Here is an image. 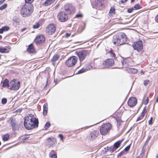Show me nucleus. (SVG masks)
I'll use <instances>...</instances> for the list:
<instances>
[{
	"instance_id": "ddd939ff",
	"label": "nucleus",
	"mask_w": 158,
	"mask_h": 158,
	"mask_svg": "<svg viewBox=\"0 0 158 158\" xmlns=\"http://www.w3.org/2000/svg\"><path fill=\"white\" fill-rule=\"evenodd\" d=\"M137 103V101L135 98L134 97H131L130 98L128 101V105L130 106H135Z\"/></svg>"
},
{
	"instance_id": "c9c22d12",
	"label": "nucleus",
	"mask_w": 158,
	"mask_h": 158,
	"mask_svg": "<svg viewBox=\"0 0 158 158\" xmlns=\"http://www.w3.org/2000/svg\"><path fill=\"white\" fill-rule=\"evenodd\" d=\"M40 26V24L38 23H36V24L33 26L34 28H37Z\"/></svg>"
},
{
	"instance_id": "a211bd4d",
	"label": "nucleus",
	"mask_w": 158,
	"mask_h": 158,
	"mask_svg": "<svg viewBox=\"0 0 158 158\" xmlns=\"http://www.w3.org/2000/svg\"><path fill=\"white\" fill-rule=\"evenodd\" d=\"M128 72L130 73L135 74L138 72V70L134 68H128L127 69Z\"/></svg>"
},
{
	"instance_id": "e2e57ef3",
	"label": "nucleus",
	"mask_w": 158,
	"mask_h": 158,
	"mask_svg": "<svg viewBox=\"0 0 158 158\" xmlns=\"http://www.w3.org/2000/svg\"><path fill=\"white\" fill-rule=\"evenodd\" d=\"M25 30V28H23L22 30V31H24Z\"/></svg>"
},
{
	"instance_id": "c85d7f7f",
	"label": "nucleus",
	"mask_w": 158,
	"mask_h": 158,
	"mask_svg": "<svg viewBox=\"0 0 158 158\" xmlns=\"http://www.w3.org/2000/svg\"><path fill=\"white\" fill-rule=\"evenodd\" d=\"M69 4H68L66 5L65 6V10L66 11H67L69 12Z\"/></svg>"
},
{
	"instance_id": "0eeeda50",
	"label": "nucleus",
	"mask_w": 158,
	"mask_h": 158,
	"mask_svg": "<svg viewBox=\"0 0 158 158\" xmlns=\"http://www.w3.org/2000/svg\"><path fill=\"white\" fill-rule=\"evenodd\" d=\"M114 61L113 59H108L103 62V65L102 66L98 67V68H108L112 66L114 64Z\"/></svg>"
},
{
	"instance_id": "5701e85b",
	"label": "nucleus",
	"mask_w": 158,
	"mask_h": 158,
	"mask_svg": "<svg viewBox=\"0 0 158 158\" xmlns=\"http://www.w3.org/2000/svg\"><path fill=\"white\" fill-rule=\"evenodd\" d=\"M60 57L59 55H54L52 59V62H55L58 60Z\"/></svg>"
},
{
	"instance_id": "c03bdc74",
	"label": "nucleus",
	"mask_w": 158,
	"mask_h": 158,
	"mask_svg": "<svg viewBox=\"0 0 158 158\" xmlns=\"http://www.w3.org/2000/svg\"><path fill=\"white\" fill-rule=\"evenodd\" d=\"M127 0H120L119 2L120 4L126 2Z\"/></svg>"
},
{
	"instance_id": "39448f33",
	"label": "nucleus",
	"mask_w": 158,
	"mask_h": 158,
	"mask_svg": "<svg viewBox=\"0 0 158 158\" xmlns=\"http://www.w3.org/2000/svg\"><path fill=\"white\" fill-rule=\"evenodd\" d=\"M111 128V125L110 123L102 125L100 129V133L102 135H105L110 131Z\"/></svg>"
},
{
	"instance_id": "aec40b11",
	"label": "nucleus",
	"mask_w": 158,
	"mask_h": 158,
	"mask_svg": "<svg viewBox=\"0 0 158 158\" xmlns=\"http://www.w3.org/2000/svg\"><path fill=\"white\" fill-rule=\"evenodd\" d=\"M55 0H46L44 4V5L45 6L50 5Z\"/></svg>"
},
{
	"instance_id": "ea45409f",
	"label": "nucleus",
	"mask_w": 158,
	"mask_h": 158,
	"mask_svg": "<svg viewBox=\"0 0 158 158\" xmlns=\"http://www.w3.org/2000/svg\"><path fill=\"white\" fill-rule=\"evenodd\" d=\"M34 0H25L26 3L31 4V3Z\"/></svg>"
},
{
	"instance_id": "9b49d317",
	"label": "nucleus",
	"mask_w": 158,
	"mask_h": 158,
	"mask_svg": "<svg viewBox=\"0 0 158 158\" xmlns=\"http://www.w3.org/2000/svg\"><path fill=\"white\" fill-rule=\"evenodd\" d=\"M88 52L85 50H82L77 53V55L78 56L80 61H83L85 58Z\"/></svg>"
},
{
	"instance_id": "bb28decb",
	"label": "nucleus",
	"mask_w": 158,
	"mask_h": 158,
	"mask_svg": "<svg viewBox=\"0 0 158 158\" xmlns=\"http://www.w3.org/2000/svg\"><path fill=\"white\" fill-rule=\"evenodd\" d=\"M146 112V109L145 108H144L141 113V117H144Z\"/></svg>"
},
{
	"instance_id": "5fc2aeb1",
	"label": "nucleus",
	"mask_w": 158,
	"mask_h": 158,
	"mask_svg": "<svg viewBox=\"0 0 158 158\" xmlns=\"http://www.w3.org/2000/svg\"><path fill=\"white\" fill-rule=\"evenodd\" d=\"M109 148L108 147H107L106 148H105V152H106L107 151H108L109 150Z\"/></svg>"
},
{
	"instance_id": "864d4df0",
	"label": "nucleus",
	"mask_w": 158,
	"mask_h": 158,
	"mask_svg": "<svg viewBox=\"0 0 158 158\" xmlns=\"http://www.w3.org/2000/svg\"><path fill=\"white\" fill-rule=\"evenodd\" d=\"M70 35V34L69 33H66V35H65L66 37H69Z\"/></svg>"
},
{
	"instance_id": "680f3d73",
	"label": "nucleus",
	"mask_w": 158,
	"mask_h": 158,
	"mask_svg": "<svg viewBox=\"0 0 158 158\" xmlns=\"http://www.w3.org/2000/svg\"><path fill=\"white\" fill-rule=\"evenodd\" d=\"M156 101L157 102H158V97H157V98H156Z\"/></svg>"
},
{
	"instance_id": "7c9ffc66",
	"label": "nucleus",
	"mask_w": 158,
	"mask_h": 158,
	"mask_svg": "<svg viewBox=\"0 0 158 158\" xmlns=\"http://www.w3.org/2000/svg\"><path fill=\"white\" fill-rule=\"evenodd\" d=\"M7 6V5L6 4L3 5L0 7V10H2L4 9Z\"/></svg>"
},
{
	"instance_id": "8fccbe9b",
	"label": "nucleus",
	"mask_w": 158,
	"mask_h": 158,
	"mask_svg": "<svg viewBox=\"0 0 158 158\" xmlns=\"http://www.w3.org/2000/svg\"><path fill=\"white\" fill-rule=\"evenodd\" d=\"M58 137L60 138L61 140H62L63 138V136L61 134H59L58 135Z\"/></svg>"
},
{
	"instance_id": "9d476101",
	"label": "nucleus",
	"mask_w": 158,
	"mask_h": 158,
	"mask_svg": "<svg viewBox=\"0 0 158 158\" xmlns=\"http://www.w3.org/2000/svg\"><path fill=\"white\" fill-rule=\"evenodd\" d=\"M56 30V27L54 24H50L46 28V31L49 35H51L55 32Z\"/></svg>"
},
{
	"instance_id": "cd10ccee",
	"label": "nucleus",
	"mask_w": 158,
	"mask_h": 158,
	"mask_svg": "<svg viewBox=\"0 0 158 158\" xmlns=\"http://www.w3.org/2000/svg\"><path fill=\"white\" fill-rule=\"evenodd\" d=\"M135 10H138L141 8V6L139 4H136L134 6Z\"/></svg>"
},
{
	"instance_id": "20e7f679",
	"label": "nucleus",
	"mask_w": 158,
	"mask_h": 158,
	"mask_svg": "<svg viewBox=\"0 0 158 158\" xmlns=\"http://www.w3.org/2000/svg\"><path fill=\"white\" fill-rule=\"evenodd\" d=\"M20 86V82L14 79L9 83L8 89L12 90H17L19 89Z\"/></svg>"
},
{
	"instance_id": "bf43d9fd",
	"label": "nucleus",
	"mask_w": 158,
	"mask_h": 158,
	"mask_svg": "<svg viewBox=\"0 0 158 158\" xmlns=\"http://www.w3.org/2000/svg\"><path fill=\"white\" fill-rule=\"evenodd\" d=\"M156 62L158 64V57L156 59Z\"/></svg>"
},
{
	"instance_id": "dca6fc26",
	"label": "nucleus",
	"mask_w": 158,
	"mask_h": 158,
	"mask_svg": "<svg viewBox=\"0 0 158 158\" xmlns=\"http://www.w3.org/2000/svg\"><path fill=\"white\" fill-rule=\"evenodd\" d=\"M10 48L8 47H0V52L1 53H7L10 51Z\"/></svg>"
},
{
	"instance_id": "b1692460",
	"label": "nucleus",
	"mask_w": 158,
	"mask_h": 158,
	"mask_svg": "<svg viewBox=\"0 0 158 158\" xmlns=\"http://www.w3.org/2000/svg\"><path fill=\"white\" fill-rule=\"evenodd\" d=\"M9 136L8 135L6 134L3 136L2 137L3 140L4 141H7L9 138Z\"/></svg>"
},
{
	"instance_id": "2eb2a0df",
	"label": "nucleus",
	"mask_w": 158,
	"mask_h": 158,
	"mask_svg": "<svg viewBox=\"0 0 158 158\" xmlns=\"http://www.w3.org/2000/svg\"><path fill=\"white\" fill-rule=\"evenodd\" d=\"M56 142V140L53 138H49L47 139V144L49 147L52 146Z\"/></svg>"
},
{
	"instance_id": "de8ad7c7",
	"label": "nucleus",
	"mask_w": 158,
	"mask_h": 158,
	"mask_svg": "<svg viewBox=\"0 0 158 158\" xmlns=\"http://www.w3.org/2000/svg\"><path fill=\"white\" fill-rule=\"evenodd\" d=\"M51 158H57V156L55 154H53L51 156Z\"/></svg>"
},
{
	"instance_id": "4d7b16f0",
	"label": "nucleus",
	"mask_w": 158,
	"mask_h": 158,
	"mask_svg": "<svg viewBox=\"0 0 158 158\" xmlns=\"http://www.w3.org/2000/svg\"><path fill=\"white\" fill-rule=\"evenodd\" d=\"M5 0H1L0 1V5Z\"/></svg>"
},
{
	"instance_id": "338daca9",
	"label": "nucleus",
	"mask_w": 158,
	"mask_h": 158,
	"mask_svg": "<svg viewBox=\"0 0 158 158\" xmlns=\"http://www.w3.org/2000/svg\"><path fill=\"white\" fill-rule=\"evenodd\" d=\"M48 83V81H47V82H46V85H45V87H46L47 86V84Z\"/></svg>"
},
{
	"instance_id": "774afa93",
	"label": "nucleus",
	"mask_w": 158,
	"mask_h": 158,
	"mask_svg": "<svg viewBox=\"0 0 158 158\" xmlns=\"http://www.w3.org/2000/svg\"><path fill=\"white\" fill-rule=\"evenodd\" d=\"M120 63L122 65L123 64V63L122 62H121Z\"/></svg>"
},
{
	"instance_id": "e433bc0d",
	"label": "nucleus",
	"mask_w": 158,
	"mask_h": 158,
	"mask_svg": "<svg viewBox=\"0 0 158 158\" xmlns=\"http://www.w3.org/2000/svg\"><path fill=\"white\" fill-rule=\"evenodd\" d=\"M149 80H147L144 81L143 84L144 85L146 86L149 83Z\"/></svg>"
},
{
	"instance_id": "49530a36",
	"label": "nucleus",
	"mask_w": 158,
	"mask_h": 158,
	"mask_svg": "<svg viewBox=\"0 0 158 158\" xmlns=\"http://www.w3.org/2000/svg\"><path fill=\"white\" fill-rule=\"evenodd\" d=\"M152 118L151 117L150 120L148 121V123L149 125H151L152 124Z\"/></svg>"
},
{
	"instance_id": "c756f323",
	"label": "nucleus",
	"mask_w": 158,
	"mask_h": 158,
	"mask_svg": "<svg viewBox=\"0 0 158 158\" xmlns=\"http://www.w3.org/2000/svg\"><path fill=\"white\" fill-rule=\"evenodd\" d=\"M109 53L110 54V56L112 57H114L115 54L113 52L112 50L110 51L109 52Z\"/></svg>"
},
{
	"instance_id": "58836bf2",
	"label": "nucleus",
	"mask_w": 158,
	"mask_h": 158,
	"mask_svg": "<svg viewBox=\"0 0 158 158\" xmlns=\"http://www.w3.org/2000/svg\"><path fill=\"white\" fill-rule=\"evenodd\" d=\"M115 148L114 147H111L110 148V151L114 152L115 150Z\"/></svg>"
},
{
	"instance_id": "69168bd1",
	"label": "nucleus",
	"mask_w": 158,
	"mask_h": 158,
	"mask_svg": "<svg viewBox=\"0 0 158 158\" xmlns=\"http://www.w3.org/2000/svg\"><path fill=\"white\" fill-rule=\"evenodd\" d=\"M2 38V36L1 35H0V40H1Z\"/></svg>"
},
{
	"instance_id": "4be33fe9",
	"label": "nucleus",
	"mask_w": 158,
	"mask_h": 158,
	"mask_svg": "<svg viewBox=\"0 0 158 158\" xmlns=\"http://www.w3.org/2000/svg\"><path fill=\"white\" fill-rule=\"evenodd\" d=\"M75 8L71 5L69 4V13H71L74 12Z\"/></svg>"
},
{
	"instance_id": "393cba45",
	"label": "nucleus",
	"mask_w": 158,
	"mask_h": 158,
	"mask_svg": "<svg viewBox=\"0 0 158 158\" xmlns=\"http://www.w3.org/2000/svg\"><path fill=\"white\" fill-rule=\"evenodd\" d=\"M9 83H8V81L7 80H5L3 82V86L6 87V86H8L9 87Z\"/></svg>"
},
{
	"instance_id": "f8f14e48",
	"label": "nucleus",
	"mask_w": 158,
	"mask_h": 158,
	"mask_svg": "<svg viewBox=\"0 0 158 158\" xmlns=\"http://www.w3.org/2000/svg\"><path fill=\"white\" fill-rule=\"evenodd\" d=\"M45 40L44 36L43 35H39L36 37L34 41L37 44H42Z\"/></svg>"
},
{
	"instance_id": "f257e3e1",
	"label": "nucleus",
	"mask_w": 158,
	"mask_h": 158,
	"mask_svg": "<svg viewBox=\"0 0 158 158\" xmlns=\"http://www.w3.org/2000/svg\"><path fill=\"white\" fill-rule=\"evenodd\" d=\"M38 121L35 118L32 114H30L26 117L24 121V126L27 130H30L37 127L38 126Z\"/></svg>"
},
{
	"instance_id": "7ed1b4c3",
	"label": "nucleus",
	"mask_w": 158,
	"mask_h": 158,
	"mask_svg": "<svg viewBox=\"0 0 158 158\" xmlns=\"http://www.w3.org/2000/svg\"><path fill=\"white\" fill-rule=\"evenodd\" d=\"M33 11V6L32 4L25 3L22 7L20 10V13L23 17L30 16Z\"/></svg>"
},
{
	"instance_id": "1a4fd4ad",
	"label": "nucleus",
	"mask_w": 158,
	"mask_h": 158,
	"mask_svg": "<svg viewBox=\"0 0 158 158\" xmlns=\"http://www.w3.org/2000/svg\"><path fill=\"white\" fill-rule=\"evenodd\" d=\"M134 49L137 50L138 52L142 50L143 47L142 41L139 40L136 42H135L132 45Z\"/></svg>"
},
{
	"instance_id": "423d86ee",
	"label": "nucleus",
	"mask_w": 158,
	"mask_h": 158,
	"mask_svg": "<svg viewBox=\"0 0 158 158\" xmlns=\"http://www.w3.org/2000/svg\"><path fill=\"white\" fill-rule=\"evenodd\" d=\"M77 58L75 56L70 57L66 61V65L68 67H71L77 63Z\"/></svg>"
},
{
	"instance_id": "72a5a7b5",
	"label": "nucleus",
	"mask_w": 158,
	"mask_h": 158,
	"mask_svg": "<svg viewBox=\"0 0 158 158\" xmlns=\"http://www.w3.org/2000/svg\"><path fill=\"white\" fill-rule=\"evenodd\" d=\"M110 13L114 14L115 13V9L114 8L111 7L110 10Z\"/></svg>"
},
{
	"instance_id": "473e14b6",
	"label": "nucleus",
	"mask_w": 158,
	"mask_h": 158,
	"mask_svg": "<svg viewBox=\"0 0 158 158\" xmlns=\"http://www.w3.org/2000/svg\"><path fill=\"white\" fill-rule=\"evenodd\" d=\"M17 124L15 123H12V127L13 130H16L17 129Z\"/></svg>"
},
{
	"instance_id": "0e129e2a",
	"label": "nucleus",
	"mask_w": 158,
	"mask_h": 158,
	"mask_svg": "<svg viewBox=\"0 0 158 158\" xmlns=\"http://www.w3.org/2000/svg\"><path fill=\"white\" fill-rule=\"evenodd\" d=\"M134 1H135V0H131V2H134Z\"/></svg>"
},
{
	"instance_id": "6e6d98bb",
	"label": "nucleus",
	"mask_w": 158,
	"mask_h": 158,
	"mask_svg": "<svg viewBox=\"0 0 158 158\" xmlns=\"http://www.w3.org/2000/svg\"><path fill=\"white\" fill-rule=\"evenodd\" d=\"M3 31H3L2 28L1 29H0V34L2 33Z\"/></svg>"
},
{
	"instance_id": "09e8293b",
	"label": "nucleus",
	"mask_w": 158,
	"mask_h": 158,
	"mask_svg": "<svg viewBox=\"0 0 158 158\" xmlns=\"http://www.w3.org/2000/svg\"><path fill=\"white\" fill-rule=\"evenodd\" d=\"M143 118L144 117H141V116H140L137 119L136 121H138L139 120H144V119H143Z\"/></svg>"
},
{
	"instance_id": "2f4dec72",
	"label": "nucleus",
	"mask_w": 158,
	"mask_h": 158,
	"mask_svg": "<svg viewBox=\"0 0 158 158\" xmlns=\"http://www.w3.org/2000/svg\"><path fill=\"white\" fill-rule=\"evenodd\" d=\"M86 70V69H82L79 70L78 72L77 73V74H80L84 72Z\"/></svg>"
},
{
	"instance_id": "f3484780",
	"label": "nucleus",
	"mask_w": 158,
	"mask_h": 158,
	"mask_svg": "<svg viewBox=\"0 0 158 158\" xmlns=\"http://www.w3.org/2000/svg\"><path fill=\"white\" fill-rule=\"evenodd\" d=\"M27 50L29 53H33L35 52V48L32 44L28 45Z\"/></svg>"
},
{
	"instance_id": "412c9836",
	"label": "nucleus",
	"mask_w": 158,
	"mask_h": 158,
	"mask_svg": "<svg viewBox=\"0 0 158 158\" xmlns=\"http://www.w3.org/2000/svg\"><path fill=\"white\" fill-rule=\"evenodd\" d=\"M122 142V140H118V141L115 143L114 144V147L116 148H118L119 147Z\"/></svg>"
},
{
	"instance_id": "13d9d810",
	"label": "nucleus",
	"mask_w": 158,
	"mask_h": 158,
	"mask_svg": "<svg viewBox=\"0 0 158 158\" xmlns=\"http://www.w3.org/2000/svg\"><path fill=\"white\" fill-rule=\"evenodd\" d=\"M123 67V65H122L121 66H119V67H118V68H122Z\"/></svg>"
},
{
	"instance_id": "f704fd0d",
	"label": "nucleus",
	"mask_w": 158,
	"mask_h": 158,
	"mask_svg": "<svg viewBox=\"0 0 158 158\" xmlns=\"http://www.w3.org/2000/svg\"><path fill=\"white\" fill-rule=\"evenodd\" d=\"M2 29L3 31H6L8 30L9 29V27L7 26H5L3 27Z\"/></svg>"
},
{
	"instance_id": "6e6552de",
	"label": "nucleus",
	"mask_w": 158,
	"mask_h": 158,
	"mask_svg": "<svg viewBox=\"0 0 158 158\" xmlns=\"http://www.w3.org/2000/svg\"><path fill=\"white\" fill-rule=\"evenodd\" d=\"M57 18L60 22H64L68 19V16L65 12L62 11L58 13Z\"/></svg>"
},
{
	"instance_id": "a878e982",
	"label": "nucleus",
	"mask_w": 158,
	"mask_h": 158,
	"mask_svg": "<svg viewBox=\"0 0 158 158\" xmlns=\"http://www.w3.org/2000/svg\"><path fill=\"white\" fill-rule=\"evenodd\" d=\"M50 125L51 124L49 122H48L45 124L44 126V128L46 129H47L50 126Z\"/></svg>"
},
{
	"instance_id": "052dcab7",
	"label": "nucleus",
	"mask_w": 158,
	"mask_h": 158,
	"mask_svg": "<svg viewBox=\"0 0 158 158\" xmlns=\"http://www.w3.org/2000/svg\"><path fill=\"white\" fill-rule=\"evenodd\" d=\"M155 158H158V154L156 155Z\"/></svg>"
},
{
	"instance_id": "37998d69",
	"label": "nucleus",
	"mask_w": 158,
	"mask_h": 158,
	"mask_svg": "<svg viewBox=\"0 0 158 158\" xmlns=\"http://www.w3.org/2000/svg\"><path fill=\"white\" fill-rule=\"evenodd\" d=\"M76 17L77 18H81L82 17V15L81 14H78L76 15Z\"/></svg>"
},
{
	"instance_id": "a18cd8bd",
	"label": "nucleus",
	"mask_w": 158,
	"mask_h": 158,
	"mask_svg": "<svg viewBox=\"0 0 158 158\" xmlns=\"http://www.w3.org/2000/svg\"><path fill=\"white\" fill-rule=\"evenodd\" d=\"M134 10L133 8H129L127 12L129 13H131Z\"/></svg>"
},
{
	"instance_id": "603ef678",
	"label": "nucleus",
	"mask_w": 158,
	"mask_h": 158,
	"mask_svg": "<svg viewBox=\"0 0 158 158\" xmlns=\"http://www.w3.org/2000/svg\"><path fill=\"white\" fill-rule=\"evenodd\" d=\"M155 19L156 21L158 23V14L156 16Z\"/></svg>"
},
{
	"instance_id": "a19ab883",
	"label": "nucleus",
	"mask_w": 158,
	"mask_h": 158,
	"mask_svg": "<svg viewBox=\"0 0 158 158\" xmlns=\"http://www.w3.org/2000/svg\"><path fill=\"white\" fill-rule=\"evenodd\" d=\"M130 145H129L127 146L124 149V150L126 151H128L130 149Z\"/></svg>"
},
{
	"instance_id": "79ce46f5",
	"label": "nucleus",
	"mask_w": 158,
	"mask_h": 158,
	"mask_svg": "<svg viewBox=\"0 0 158 158\" xmlns=\"http://www.w3.org/2000/svg\"><path fill=\"white\" fill-rule=\"evenodd\" d=\"M148 101H149L148 98V97H147V98H146V100H145V101L144 102V104H145V105H147L148 103Z\"/></svg>"
},
{
	"instance_id": "4468645a",
	"label": "nucleus",
	"mask_w": 158,
	"mask_h": 158,
	"mask_svg": "<svg viewBox=\"0 0 158 158\" xmlns=\"http://www.w3.org/2000/svg\"><path fill=\"white\" fill-rule=\"evenodd\" d=\"M98 133L95 131H92L89 136V139L91 140L95 139L98 136Z\"/></svg>"
},
{
	"instance_id": "3c124183",
	"label": "nucleus",
	"mask_w": 158,
	"mask_h": 158,
	"mask_svg": "<svg viewBox=\"0 0 158 158\" xmlns=\"http://www.w3.org/2000/svg\"><path fill=\"white\" fill-rule=\"evenodd\" d=\"M29 138V137L25 136L22 138V139L23 140H25Z\"/></svg>"
},
{
	"instance_id": "f03ea898",
	"label": "nucleus",
	"mask_w": 158,
	"mask_h": 158,
	"mask_svg": "<svg viewBox=\"0 0 158 158\" xmlns=\"http://www.w3.org/2000/svg\"><path fill=\"white\" fill-rule=\"evenodd\" d=\"M127 41L126 35L124 33H120L114 36L113 41L114 44L117 46L124 44Z\"/></svg>"
},
{
	"instance_id": "6ab92c4d",
	"label": "nucleus",
	"mask_w": 158,
	"mask_h": 158,
	"mask_svg": "<svg viewBox=\"0 0 158 158\" xmlns=\"http://www.w3.org/2000/svg\"><path fill=\"white\" fill-rule=\"evenodd\" d=\"M48 105L47 103L45 104L43 106V114L44 116L46 115L48 112Z\"/></svg>"
},
{
	"instance_id": "4c0bfd02",
	"label": "nucleus",
	"mask_w": 158,
	"mask_h": 158,
	"mask_svg": "<svg viewBox=\"0 0 158 158\" xmlns=\"http://www.w3.org/2000/svg\"><path fill=\"white\" fill-rule=\"evenodd\" d=\"M7 101V100L5 98H4L2 99V104H5L6 103Z\"/></svg>"
}]
</instances>
